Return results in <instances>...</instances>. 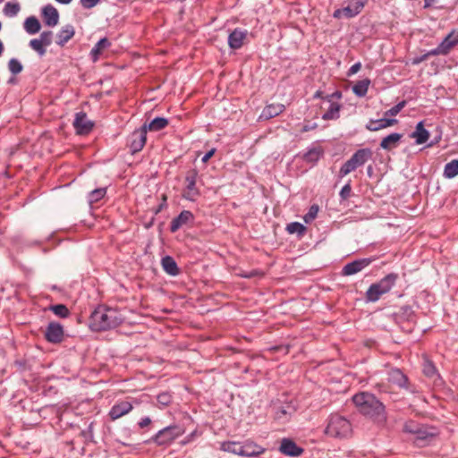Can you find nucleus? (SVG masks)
<instances>
[{"label":"nucleus","instance_id":"25","mask_svg":"<svg viewBox=\"0 0 458 458\" xmlns=\"http://www.w3.org/2000/svg\"><path fill=\"white\" fill-rule=\"evenodd\" d=\"M402 137L403 134L393 132L382 139L380 142V148L385 150L390 151L398 146Z\"/></svg>","mask_w":458,"mask_h":458},{"label":"nucleus","instance_id":"47","mask_svg":"<svg viewBox=\"0 0 458 458\" xmlns=\"http://www.w3.org/2000/svg\"><path fill=\"white\" fill-rule=\"evenodd\" d=\"M414 436L418 440H427L428 438L432 437L433 434L429 433L423 426H420Z\"/></svg>","mask_w":458,"mask_h":458},{"label":"nucleus","instance_id":"1","mask_svg":"<svg viewBox=\"0 0 458 458\" xmlns=\"http://www.w3.org/2000/svg\"><path fill=\"white\" fill-rule=\"evenodd\" d=\"M352 402L358 411L377 423L387 420L386 407L373 394L360 392L352 396Z\"/></svg>","mask_w":458,"mask_h":458},{"label":"nucleus","instance_id":"60","mask_svg":"<svg viewBox=\"0 0 458 458\" xmlns=\"http://www.w3.org/2000/svg\"><path fill=\"white\" fill-rule=\"evenodd\" d=\"M434 1L435 0H424V2H425L424 7L425 8L429 7L434 3Z\"/></svg>","mask_w":458,"mask_h":458},{"label":"nucleus","instance_id":"54","mask_svg":"<svg viewBox=\"0 0 458 458\" xmlns=\"http://www.w3.org/2000/svg\"><path fill=\"white\" fill-rule=\"evenodd\" d=\"M93 422H90L88 428L82 431V434L85 437L92 438L93 437Z\"/></svg>","mask_w":458,"mask_h":458},{"label":"nucleus","instance_id":"35","mask_svg":"<svg viewBox=\"0 0 458 458\" xmlns=\"http://www.w3.org/2000/svg\"><path fill=\"white\" fill-rule=\"evenodd\" d=\"M21 10V5L18 2H7L3 9V13L7 17H15Z\"/></svg>","mask_w":458,"mask_h":458},{"label":"nucleus","instance_id":"6","mask_svg":"<svg viewBox=\"0 0 458 458\" xmlns=\"http://www.w3.org/2000/svg\"><path fill=\"white\" fill-rule=\"evenodd\" d=\"M372 151L370 148L358 149L340 168L339 176L344 177L358 167L363 165L367 161L372 158Z\"/></svg>","mask_w":458,"mask_h":458},{"label":"nucleus","instance_id":"33","mask_svg":"<svg viewBox=\"0 0 458 458\" xmlns=\"http://www.w3.org/2000/svg\"><path fill=\"white\" fill-rule=\"evenodd\" d=\"M369 84H370V80H369V79H364V80L359 81L352 87V91L356 96H358L360 98L365 97L368 92Z\"/></svg>","mask_w":458,"mask_h":458},{"label":"nucleus","instance_id":"12","mask_svg":"<svg viewBox=\"0 0 458 458\" xmlns=\"http://www.w3.org/2000/svg\"><path fill=\"white\" fill-rule=\"evenodd\" d=\"M279 451L288 456L298 457L304 452L303 448L291 438H283L279 446Z\"/></svg>","mask_w":458,"mask_h":458},{"label":"nucleus","instance_id":"57","mask_svg":"<svg viewBox=\"0 0 458 458\" xmlns=\"http://www.w3.org/2000/svg\"><path fill=\"white\" fill-rule=\"evenodd\" d=\"M428 55H429V56H430V55H443V51H441V50H440V48H439V47H438V46H437L436 48H434V49H432V50L428 51Z\"/></svg>","mask_w":458,"mask_h":458},{"label":"nucleus","instance_id":"40","mask_svg":"<svg viewBox=\"0 0 458 458\" xmlns=\"http://www.w3.org/2000/svg\"><path fill=\"white\" fill-rule=\"evenodd\" d=\"M29 46L38 53L39 56H44L47 53V47L38 38L30 39Z\"/></svg>","mask_w":458,"mask_h":458},{"label":"nucleus","instance_id":"42","mask_svg":"<svg viewBox=\"0 0 458 458\" xmlns=\"http://www.w3.org/2000/svg\"><path fill=\"white\" fill-rule=\"evenodd\" d=\"M406 106V101L405 100H403L401 102H399L398 104H396L395 106H394L393 107H391L390 109L386 110L385 113H384V116H395L397 115L401 110Z\"/></svg>","mask_w":458,"mask_h":458},{"label":"nucleus","instance_id":"10","mask_svg":"<svg viewBox=\"0 0 458 458\" xmlns=\"http://www.w3.org/2000/svg\"><path fill=\"white\" fill-rule=\"evenodd\" d=\"M44 335L48 343L54 344H60L64 338V327L55 321L49 322Z\"/></svg>","mask_w":458,"mask_h":458},{"label":"nucleus","instance_id":"44","mask_svg":"<svg viewBox=\"0 0 458 458\" xmlns=\"http://www.w3.org/2000/svg\"><path fill=\"white\" fill-rule=\"evenodd\" d=\"M420 426V424L414 420H408L403 425V431L414 435Z\"/></svg>","mask_w":458,"mask_h":458},{"label":"nucleus","instance_id":"39","mask_svg":"<svg viewBox=\"0 0 458 458\" xmlns=\"http://www.w3.org/2000/svg\"><path fill=\"white\" fill-rule=\"evenodd\" d=\"M286 231L290 234L297 233L298 235H302L306 231V227L299 222H292L286 225Z\"/></svg>","mask_w":458,"mask_h":458},{"label":"nucleus","instance_id":"64","mask_svg":"<svg viewBox=\"0 0 458 458\" xmlns=\"http://www.w3.org/2000/svg\"><path fill=\"white\" fill-rule=\"evenodd\" d=\"M372 170H373V169H372V166H371V165L368 166V168H367V173H368V174H369V176H370V175H371V174H372Z\"/></svg>","mask_w":458,"mask_h":458},{"label":"nucleus","instance_id":"34","mask_svg":"<svg viewBox=\"0 0 458 458\" xmlns=\"http://www.w3.org/2000/svg\"><path fill=\"white\" fill-rule=\"evenodd\" d=\"M220 449L225 452H228L233 454H238L242 456V443L239 442H223L221 443Z\"/></svg>","mask_w":458,"mask_h":458},{"label":"nucleus","instance_id":"36","mask_svg":"<svg viewBox=\"0 0 458 458\" xmlns=\"http://www.w3.org/2000/svg\"><path fill=\"white\" fill-rule=\"evenodd\" d=\"M106 194V188H98L91 191L88 195V201L90 205L97 203L100 199H102Z\"/></svg>","mask_w":458,"mask_h":458},{"label":"nucleus","instance_id":"9","mask_svg":"<svg viewBox=\"0 0 458 458\" xmlns=\"http://www.w3.org/2000/svg\"><path fill=\"white\" fill-rule=\"evenodd\" d=\"M147 141V127L141 126L135 130L128 138V147L131 154L140 152Z\"/></svg>","mask_w":458,"mask_h":458},{"label":"nucleus","instance_id":"22","mask_svg":"<svg viewBox=\"0 0 458 458\" xmlns=\"http://www.w3.org/2000/svg\"><path fill=\"white\" fill-rule=\"evenodd\" d=\"M388 381L400 388L408 387V377L399 369H392L389 370Z\"/></svg>","mask_w":458,"mask_h":458},{"label":"nucleus","instance_id":"23","mask_svg":"<svg viewBox=\"0 0 458 458\" xmlns=\"http://www.w3.org/2000/svg\"><path fill=\"white\" fill-rule=\"evenodd\" d=\"M75 34L74 27L72 24L64 26L56 35V44L64 47Z\"/></svg>","mask_w":458,"mask_h":458},{"label":"nucleus","instance_id":"14","mask_svg":"<svg viewBox=\"0 0 458 458\" xmlns=\"http://www.w3.org/2000/svg\"><path fill=\"white\" fill-rule=\"evenodd\" d=\"M73 126L76 132L81 135L88 134L93 128V123L88 120L84 112H79L75 115Z\"/></svg>","mask_w":458,"mask_h":458},{"label":"nucleus","instance_id":"50","mask_svg":"<svg viewBox=\"0 0 458 458\" xmlns=\"http://www.w3.org/2000/svg\"><path fill=\"white\" fill-rule=\"evenodd\" d=\"M100 0H80L81 6L85 9H91L96 6Z\"/></svg>","mask_w":458,"mask_h":458},{"label":"nucleus","instance_id":"16","mask_svg":"<svg viewBox=\"0 0 458 458\" xmlns=\"http://www.w3.org/2000/svg\"><path fill=\"white\" fill-rule=\"evenodd\" d=\"M247 30L239 28L234 29L228 37V45L232 49H239L242 47L247 37Z\"/></svg>","mask_w":458,"mask_h":458},{"label":"nucleus","instance_id":"13","mask_svg":"<svg viewBox=\"0 0 458 458\" xmlns=\"http://www.w3.org/2000/svg\"><path fill=\"white\" fill-rule=\"evenodd\" d=\"M133 409L132 404L127 401H121L114 403L109 412L108 416L111 420H116L121 417L128 414Z\"/></svg>","mask_w":458,"mask_h":458},{"label":"nucleus","instance_id":"8","mask_svg":"<svg viewBox=\"0 0 458 458\" xmlns=\"http://www.w3.org/2000/svg\"><path fill=\"white\" fill-rule=\"evenodd\" d=\"M365 2L362 0H350L346 6L336 9L333 17L335 19H341L342 17L350 19L358 15L363 9Z\"/></svg>","mask_w":458,"mask_h":458},{"label":"nucleus","instance_id":"58","mask_svg":"<svg viewBox=\"0 0 458 458\" xmlns=\"http://www.w3.org/2000/svg\"><path fill=\"white\" fill-rule=\"evenodd\" d=\"M429 56V55L425 54L423 55L422 56H420V58H417L413 61V64H420V62L422 61H425L428 57Z\"/></svg>","mask_w":458,"mask_h":458},{"label":"nucleus","instance_id":"52","mask_svg":"<svg viewBox=\"0 0 458 458\" xmlns=\"http://www.w3.org/2000/svg\"><path fill=\"white\" fill-rule=\"evenodd\" d=\"M360 68H361V64L360 62L355 63L349 68L347 75L352 76V75L357 73L360 70Z\"/></svg>","mask_w":458,"mask_h":458},{"label":"nucleus","instance_id":"49","mask_svg":"<svg viewBox=\"0 0 458 458\" xmlns=\"http://www.w3.org/2000/svg\"><path fill=\"white\" fill-rule=\"evenodd\" d=\"M352 192V187L350 182L346 183L340 191V197L342 199H347Z\"/></svg>","mask_w":458,"mask_h":458},{"label":"nucleus","instance_id":"26","mask_svg":"<svg viewBox=\"0 0 458 458\" xmlns=\"http://www.w3.org/2000/svg\"><path fill=\"white\" fill-rule=\"evenodd\" d=\"M161 266L164 271L169 276H175L180 273V268L178 267L177 263L171 256L162 258Z\"/></svg>","mask_w":458,"mask_h":458},{"label":"nucleus","instance_id":"15","mask_svg":"<svg viewBox=\"0 0 458 458\" xmlns=\"http://www.w3.org/2000/svg\"><path fill=\"white\" fill-rule=\"evenodd\" d=\"M335 95H337L338 98H340L341 93L336 92ZM334 94L327 95L325 97V102L328 104V107L326 110V112L322 114V119L328 121V120H335L339 117V112H340V105L336 102L332 101Z\"/></svg>","mask_w":458,"mask_h":458},{"label":"nucleus","instance_id":"45","mask_svg":"<svg viewBox=\"0 0 458 458\" xmlns=\"http://www.w3.org/2000/svg\"><path fill=\"white\" fill-rule=\"evenodd\" d=\"M157 403L163 406H168L172 402V395L169 393L164 392L157 396Z\"/></svg>","mask_w":458,"mask_h":458},{"label":"nucleus","instance_id":"43","mask_svg":"<svg viewBox=\"0 0 458 458\" xmlns=\"http://www.w3.org/2000/svg\"><path fill=\"white\" fill-rule=\"evenodd\" d=\"M318 209L319 208L318 205H312L310 208L309 211L303 216L304 222L306 224H310V222H312L317 217Z\"/></svg>","mask_w":458,"mask_h":458},{"label":"nucleus","instance_id":"4","mask_svg":"<svg viewBox=\"0 0 458 458\" xmlns=\"http://www.w3.org/2000/svg\"><path fill=\"white\" fill-rule=\"evenodd\" d=\"M184 428L177 424L167 426L157 431L144 443L147 445L155 444L157 446H168L176 438L184 434Z\"/></svg>","mask_w":458,"mask_h":458},{"label":"nucleus","instance_id":"21","mask_svg":"<svg viewBox=\"0 0 458 458\" xmlns=\"http://www.w3.org/2000/svg\"><path fill=\"white\" fill-rule=\"evenodd\" d=\"M266 449L253 441L246 440L242 443V456L256 457L262 454Z\"/></svg>","mask_w":458,"mask_h":458},{"label":"nucleus","instance_id":"7","mask_svg":"<svg viewBox=\"0 0 458 458\" xmlns=\"http://www.w3.org/2000/svg\"><path fill=\"white\" fill-rule=\"evenodd\" d=\"M197 178L198 171L196 169H191L187 172L185 176L186 186L182 191L183 199L190 201H195L200 195V191L196 186Z\"/></svg>","mask_w":458,"mask_h":458},{"label":"nucleus","instance_id":"55","mask_svg":"<svg viewBox=\"0 0 458 458\" xmlns=\"http://www.w3.org/2000/svg\"><path fill=\"white\" fill-rule=\"evenodd\" d=\"M318 127L316 123L304 124L301 130V132L310 131L315 130Z\"/></svg>","mask_w":458,"mask_h":458},{"label":"nucleus","instance_id":"53","mask_svg":"<svg viewBox=\"0 0 458 458\" xmlns=\"http://www.w3.org/2000/svg\"><path fill=\"white\" fill-rule=\"evenodd\" d=\"M167 198L165 194L162 195V202L155 209V214H158L163 208H166Z\"/></svg>","mask_w":458,"mask_h":458},{"label":"nucleus","instance_id":"38","mask_svg":"<svg viewBox=\"0 0 458 458\" xmlns=\"http://www.w3.org/2000/svg\"><path fill=\"white\" fill-rule=\"evenodd\" d=\"M422 371L428 377L433 378L434 377H438L437 370L434 363L428 359L424 360Z\"/></svg>","mask_w":458,"mask_h":458},{"label":"nucleus","instance_id":"51","mask_svg":"<svg viewBox=\"0 0 458 458\" xmlns=\"http://www.w3.org/2000/svg\"><path fill=\"white\" fill-rule=\"evenodd\" d=\"M152 423V420L149 417H143L138 422V427L141 429L148 427Z\"/></svg>","mask_w":458,"mask_h":458},{"label":"nucleus","instance_id":"20","mask_svg":"<svg viewBox=\"0 0 458 458\" xmlns=\"http://www.w3.org/2000/svg\"><path fill=\"white\" fill-rule=\"evenodd\" d=\"M42 16L47 26L55 27L59 21V13L52 4H47L42 8Z\"/></svg>","mask_w":458,"mask_h":458},{"label":"nucleus","instance_id":"46","mask_svg":"<svg viewBox=\"0 0 458 458\" xmlns=\"http://www.w3.org/2000/svg\"><path fill=\"white\" fill-rule=\"evenodd\" d=\"M42 43L43 45L47 47L48 46H50L52 44V39H53V32L50 31V30H46V31H43L40 35H39V38H38Z\"/></svg>","mask_w":458,"mask_h":458},{"label":"nucleus","instance_id":"56","mask_svg":"<svg viewBox=\"0 0 458 458\" xmlns=\"http://www.w3.org/2000/svg\"><path fill=\"white\" fill-rule=\"evenodd\" d=\"M216 152V148H211L208 152H207L203 157L201 158V161L203 163H206L209 160V158H211V157H213V155L215 154Z\"/></svg>","mask_w":458,"mask_h":458},{"label":"nucleus","instance_id":"31","mask_svg":"<svg viewBox=\"0 0 458 458\" xmlns=\"http://www.w3.org/2000/svg\"><path fill=\"white\" fill-rule=\"evenodd\" d=\"M458 175V159H453L446 163L444 167L443 176L446 179H453Z\"/></svg>","mask_w":458,"mask_h":458},{"label":"nucleus","instance_id":"59","mask_svg":"<svg viewBox=\"0 0 458 458\" xmlns=\"http://www.w3.org/2000/svg\"><path fill=\"white\" fill-rule=\"evenodd\" d=\"M314 98H322L325 101V98L323 97V92L321 90H318L315 92Z\"/></svg>","mask_w":458,"mask_h":458},{"label":"nucleus","instance_id":"48","mask_svg":"<svg viewBox=\"0 0 458 458\" xmlns=\"http://www.w3.org/2000/svg\"><path fill=\"white\" fill-rule=\"evenodd\" d=\"M288 413L289 412H288L287 409L284 406L281 405V406H278L276 408L275 417L277 420H284L286 418Z\"/></svg>","mask_w":458,"mask_h":458},{"label":"nucleus","instance_id":"29","mask_svg":"<svg viewBox=\"0 0 458 458\" xmlns=\"http://www.w3.org/2000/svg\"><path fill=\"white\" fill-rule=\"evenodd\" d=\"M168 123V119L165 117H156L150 123H145L142 126L147 127V131H158L165 129Z\"/></svg>","mask_w":458,"mask_h":458},{"label":"nucleus","instance_id":"5","mask_svg":"<svg viewBox=\"0 0 458 458\" xmlns=\"http://www.w3.org/2000/svg\"><path fill=\"white\" fill-rule=\"evenodd\" d=\"M352 424L345 417L339 414H332L328 418L326 434L333 437L344 438L352 434Z\"/></svg>","mask_w":458,"mask_h":458},{"label":"nucleus","instance_id":"19","mask_svg":"<svg viewBox=\"0 0 458 458\" xmlns=\"http://www.w3.org/2000/svg\"><path fill=\"white\" fill-rule=\"evenodd\" d=\"M284 110H285V106L284 104H280V103L268 104L263 108L259 119V120L272 119V118L279 115L280 114H282Z\"/></svg>","mask_w":458,"mask_h":458},{"label":"nucleus","instance_id":"27","mask_svg":"<svg viewBox=\"0 0 458 458\" xmlns=\"http://www.w3.org/2000/svg\"><path fill=\"white\" fill-rule=\"evenodd\" d=\"M458 45V35L454 31L450 32L438 45V47L443 51V55H447L450 50Z\"/></svg>","mask_w":458,"mask_h":458},{"label":"nucleus","instance_id":"11","mask_svg":"<svg viewBox=\"0 0 458 458\" xmlns=\"http://www.w3.org/2000/svg\"><path fill=\"white\" fill-rule=\"evenodd\" d=\"M376 259L363 258L347 263L342 268V275L345 276L355 275L369 267Z\"/></svg>","mask_w":458,"mask_h":458},{"label":"nucleus","instance_id":"30","mask_svg":"<svg viewBox=\"0 0 458 458\" xmlns=\"http://www.w3.org/2000/svg\"><path fill=\"white\" fill-rule=\"evenodd\" d=\"M111 46L110 41L106 38L99 39L90 51V55L96 61L104 49Z\"/></svg>","mask_w":458,"mask_h":458},{"label":"nucleus","instance_id":"28","mask_svg":"<svg viewBox=\"0 0 458 458\" xmlns=\"http://www.w3.org/2000/svg\"><path fill=\"white\" fill-rule=\"evenodd\" d=\"M25 31L30 35H35L39 32L41 29V24L38 18L35 16L28 17L23 24Z\"/></svg>","mask_w":458,"mask_h":458},{"label":"nucleus","instance_id":"18","mask_svg":"<svg viewBox=\"0 0 458 458\" xmlns=\"http://www.w3.org/2000/svg\"><path fill=\"white\" fill-rule=\"evenodd\" d=\"M193 214L189 210H182L177 216H175L170 224V231L175 233L182 226L187 225L193 220Z\"/></svg>","mask_w":458,"mask_h":458},{"label":"nucleus","instance_id":"3","mask_svg":"<svg viewBox=\"0 0 458 458\" xmlns=\"http://www.w3.org/2000/svg\"><path fill=\"white\" fill-rule=\"evenodd\" d=\"M398 278V274L389 273L377 283L372 284L366 292V301L369 302L377 301L382 295L391 291Z\"/></svg>","mask_w":458,"mask_h":458},{"label":"nucleus","instance_id":"62","mask_svg":"<svg viewBox=\"0 0 458 458\" xmlns=\"http://www.w3.org/2000/svg\"><path fill=\"white\" fill-rule=\"evenodd\" d=\"M16 81H17L16 78L15 77H12V78L9 79L8 83L9 84H15Z\"/></svg>","mask_w":458,"mask_h":458},{"label":"nucleus","instance_id":"17","mask_svg":"<svg viewBox=\"0 0 458 458\" xmlns=\"http://www.w3.org/2000/svg\"><path fill=\"white\" fill-rule=\"evenodd\" d=\"M397 123L398 121L394 118H387L386 116H384L378 120L370 119L365 125V128L369 131H377L379 130L393 126Z\"/></svg>","mask_w":458,"mask_h":458},{"label":"nucleus","instance_id":"32","mask_svg":"<svg viewBox=\"0 0 458 458\" xmlns=\"http://www.w3.org/2000/svg\"><path fill=\"white\" fill-rule=\"evenodd\" d=\"M322 156L323 150L321 148H313L304 154L303 159L307 163L316 164Z\"/></svg>","mask_w":458,"mask_h":458},{"label":"nucleus","instance_id":"61","mask_svg":"<svg viewBox=\"0 0 458 458\" xmlns=\"http://www.w3.org/2000/svg\"><path fill=\"white\" fill-rule=\"evenodd\" d=\"M57 3L59 4H70L72 0H55Z\"/></svg>","mask_w":458,"mask_h":458},{"label":"nucleus","instance_id":"41","mask_svg":"<svg viewBox=\"0 0 458 458\" xmlns=\"http://www.w3.org/2000/svg\"><path fill=\"white\" fill-rule=\"evenodd\" d=\"M8 69L12 74L16 75L22 71L23 66L18 59L11 58L8 62Z\"/></svg>","mask_w":458,"mask_h":458},{"label":"nucleus","instance_id":"63","mask_svg":"<svg viewBox=\"0 0 458 458\" xmlns=\"http://www.w3.org/2000/svg\"><path fill=\"white\" fill-rule=\"evenodd\" d=\"M4 50V47L3 42L0 40V56L2 55L3 52Z\"/></svg>","mask_w":458,"mask_h":458},{"label":"nucleus","instance_id":"24","mask_svg":"<svg viewBox=\"0 0 458 458\" xmlns=\"http://www.w3.org/2000/svg\"><path fill=\"white\" fill-rule=\"evenodd\" d=\"M410 137L415 139L416 144H424L429 139V132L424 128L423 122L417 123L415 131L410 134Z\"/></svg>","mask_w":458,"mask_h":458},{"label":"nucleus","instance_id":"37","mask_svg":"<svg viewBox=\"0 0 458 458\" xmlns=\"http://www.w3.org/2000/svg\"><path fill=\"white\" fill-rule=\"evenodd\" d=\"M48 310L53 311V313L62 318H68L70 315V311L68 308L64 304H55L50 305Z\"/></svg>","mask_w":458,"mask_h":458},{"label":"nucleus","instance_id":"2","mask_svg":"<svg viewBox=\"0 0 458 458\" xmlns=\"http://www.w3.org/2000/svg\"><path fill=\"white\" fill-rule=\"evenodd\" d=\"M123 321L117 310L98 306L90 315L89 328L95 332L106 331L118 327Z\"/></svg>","mask_w":458,"mask_h":458}]
</instances>
